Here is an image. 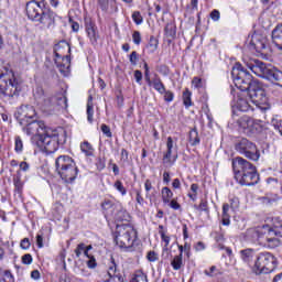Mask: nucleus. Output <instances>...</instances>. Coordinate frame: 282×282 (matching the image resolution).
<instances>
[{
    "label": "nucleus",
    "mask_w": 282,
    "mask_h": 282,
    "mask_svg": "<svg viewBox=\"0 0 282 282\" xmlns=\"http://www.w3.org/2000/svg\"><path fill=\"white\" fill-rule=\"evenodd\" d=\"M21 171H30V164L28 162L23 161L20 163Z\"/></svg>",
    "instance_id": "63"
},
{
    "label": "nucleus",
    "mask_w": 282,
    "mask_h": 282,
    "mask_svg": "<svg viewBox=\"0 0 282 282\" xmlns=\"http://www.w3.org/2000/svg\"><path fill=\"white\" fill-rule=\"evenodd\" d=\"M189 142L192 144V147H197V144H199L200 140H199V133L197 132V129H192L189 131Z\"/></svg>",
    "instance_id": "27"
},
{
    "label": "nucleus",
    "mask_w": 282,
    "mask_h": 282,
    "mask_svg": "<svg viewBox=\"0 0 282 282\" xmlns=\"http://www.w3.org/2000/svg\"><path fill=\"white\" fill-rule=\"evenodd\" d=\"M0 282H14V276H12V273L6 272Z\"/></svg>",
    "instance_id": "48"
},
{
    "label": "nucleus",
    "mask_w": 282,
    "mask_h": 282,
    "mask_svg": "<svg viewBox=\"0 0 282 282\" xmlns=\"http://www.w3.org/2000/svg\"><path fill=\"white\" fill-rule=\"evenodd\" d=\"M130 282H149V279L147 278V273L139 270L135 271Z\"/></svg>",
    "instance_id": "29"
},
{
    "label": "nucleus",
    "mask_w": 282,
    "mask_h": 282,
    "mask_svg": "<svg viewBox=\"0 0 282 282\" xmlns=\"http://www.w3.org/2000/svg\"><path fill=\"white\" fill-rule=\"evenodd\" d=\"M80 149L83 153H85V155L87 156L94 155V148L91 147V143L85 141L80 144Z\"/></svg>",
    "instance_id": "31"
},
{
    "label": "nucleus",
    "mask_w": 282,
    "mask_h": 282,
    "mask_svg": "<svg viewBox=\"0 0 282 282\" xmlns=\"http://www.w3.org/2000/svg\"><path fill=\"white\" fill-rule=\"evenodd\" d=\"M55 167L61 178L67 184H72L78 177V166L69 155H59L55 160Z\"/></svg>",
    "instance_id": "7"
},
{
    "label": "nucleus",
    "mask_w": 282,
    "mask_h": 282,
    "mask_svg": "<svg viewBox=\"0 0 282 282\" xmlns=\"http://www.w3.org/2000/svg\"><path fill=\"white\" fill-rule=\"evenodd\" d=\"M14 151L15 153H23V140L21 137L14 138Z\"/></svg>",
    "instance_id": "34"
},
{
    "label": "nucleus",
    "mask_w": 282,
    "mask_h": 282,
    "mask_svg": "<svg viewBox=\"0 0 282 282\" xmlns=\"http://www.w3.org/2000/svg\"><path fill=\"white\" fill-rule=\"evenodd\" d=\"M192 86L194 89H202V87H204V80L199 77H194L192 79Z\"/></svg>",
    "instance_id": "38"
},
{
    "label": "nucleus",
    "mask_w": 282,
    "mask_h": 282,
    "mask_svg": "<svg viewBox=\"0 0 282 282\" xmlns=\"http://www.w3.org/2000/svg\"><path fill=\"white\" fill-rule=\"evenodd\" d=\"M235 149L240 155H245V158L252 160V162H259V158H261L257 144L246 138L238 140L235 144Z\"/></svg>",
    "instance_id": "11"
},
{
    "label": "nucleus",
    "mask_w": 282,
    "mask_h": 282,
    "mask_svg": "<svg viewBox=\"0 0 282 282\" xmlns=\"http://www.w3.org/2000/svg\"><path fill=\"white\" fill-rule=\"evenodd\" d=\"M237 124L246 135H257L261 131V120L242 116L237 120Z\"/></svg>",
    "instance_id": "12"
},
{
    "label": "nucleus",
    "mask_w": 282,
    "mask_h": 282,
    "mask_svg": "<svg viewBox=\"0 0 282 282\" xmlns=\"http://www.w3.org/2000/svg\"><path fill=\"white\" fill-rule=\"evenodd\" d=\"M39 105H41L43 111H45L46 113H54V111H56V100L54 99V97L46 96Z\"/></svg>",
    "instance_id": "18"
},
{
    "label": "nucleus",
    "mask_w": 282,
    "mask_h": 282,
    "mask_svg": "<svg viewBox=\"0 0 282 282\" xmlns=\"http://www.w3.org/2000/svg\"><path fill=\"white\" fill-rule=\"evenodd\" d=\"M14 118L21 124L22 131L26 135H32V142L35 144L40 138H43L47 129L45 122L36 120V110L32 106H21L15 112Z\"/></svg>",
    "instance_id": "2"
},
{
    "label": "nucleus",
    "mask_w": 282,
    "mask_h": 282,
    "mask_svg": "<svg viewBox=\"0 0 282 282\" xmlns=\"http://www.w3.org/2000/svg\"><path fill=\"white\" fill-rule=\"evenodd\" d=\"M35 144L45 153H56L58 147L65 144V131L48 128Z\"/></svg>",
    "instance_id": "5"
},
{
    "label": "nucleus",
    "mask_w": 282,
    "mask_h": 282,
    "mask_svg": "<svg viewBox=\"0 0 282 282\" xmlns=\"http://www.w3.org/2000/svg\"><path fill=\"white\" fill-rule=\"evenodd\" d=\"M113 188H116V191L121 193L122 196L127 195V188L122 184V181H116L113 184Z\"/></svg>",
    "instance_id": "37"
},
{
    "label": "nucleus",
    "mask_w": 282,
    "mask_h": 282,
    "mask_svg": "<svg viewBox=\"0 0 282 282\" xmlns=\"http://www.w3.org/2000/svg\"><path fill=\"white\" fill-rule=\"evenodd\" d=\"M171 265L173 270H182V268L184 267V260L182 254L175 256L171 261Z\"/></svg>",
    "instance_id": "26"
},
{
    "label": "nucleus",
    "mask_w": 282,
    "mask_h": 282,
    "mask_svg": "<svg viewBox=\"0 0 282 282\" xmlns=\"http://www.w3.org/2000/svg\"><path fill=\"white\" fill-rule=\"evenodd\" d=\"M151 86L161 95H164V91H166V87L162 83V79L160 76L155 75L154 78L151 80Z\"/></svg>",
    "instance_id": "20"
},
{
    "label": "nucleus",
    "mask_w": 282,
    "mask_h": 282,
    "mask_svg": "<svg viewBox=\"0 0 282 282\" xmlns=\"http://www.w3.org/2000/svg\"><path fill=\"white\" fill-rule=\"evenodd\" d=\"M164 32L167 39H171V40L175 39L177 34V31L175 30V24L172 22L167 23L165 25Z\"/></svg>",
    "instance_id": "25"
},
{
    "label": "nucleus",
    "mask_w": 282,
    "mask_h": 282,
    "mask_svg": "<svg viewBox=\"0 0 282 282\" xmlns=\"http://www.w3.org/2000/svg\"><path fill=\"white\" fill-rule=\"evenodd\" d=\"M158 39H155V36H151L149 44H148V50L150 51L151 54H153V52H155V50H158Z\"/></svg>",
    "instance_id": "35"
},
{
    "label": "nucleus",
    "mask_w": 282,
    "mask_h": 282,
    "mask_svg": "<svg viewBox=\"0 0 282 282\" xmlns=\"http://www.w3.org/2000/svg\"><path fill=\"white\" fill-rule=\"evenodd\" d=\"M144 188H145L147 193H149V191H151V188H153L151 180H145Z\"/></svg>",
    "instance_id": "60"
},
{
    "label": "nucleus",
    "mask_w": 282,
    "mask_h": 282,
    "mask_svg": "<svg viewBox=\"0 0 282 282\" xmlns=\"http://www.w3.org/2000/svg\"><path fill=\"white\" fill-rule=\"evenodd\" d=\"M70 51L72 48L69 47V43H67L66 41H62L54 46V54H55L54 61L57 67H61V59L66 61V63H69V57L65 55V52H70Z\"/></svg>",
    "instance_id": "15"
},
{
    "label": "nucleus",
    "mask_w": 282,
    "mask_h": 282,
    "mask_svg": "<svg viewBox=\"0 0 282 282\" xmlns=\"http://www.w3.org/2000/svg\"><path fill=\"white\" fill-rule=\"evenodd\" d=\"M163 182L164 184H169L171 182V174H169V172L163 173Z\"/></svg>",
    "instance_id": "62"
},
{
    "label": "nucleus",
    "mask_w": 282,
    "mask_h": 282,
    "mask_svg": "<svg viewBox=\"0 0 282 282\" xmlns=\"http://www.w3.org/2000/svg\"><path fill=\"white\" fill-rule=\"evenodd\" d=\"M173 188H182V182H180V178H174L172 182Z\"/></svg>",
    "instance_id": "59"
},
{
    "label": "nucleus",
    "mask_w": 282,
    "mask_h": 282,
    "mask_svg": "<svg viewBox=\"0 0 282 282\" xmlns=\"http://www.w3.org/2000/svg\"><path fill=\"white\" fill-rule=\"evenodd\" d=\"M231 94L234 96L231 100V109L232 113H237L238 111H250L254 110L252 108V105H250V100H248V97L243 94H237V91L231 90Z\"/></svg>",
    "instance_id": "13"
},
{
    "label": "nucleus",
    "mask_w": 282,
    "mask_h": 282,
    "mask_svg": "<svg viewBox=\"0 0 282 282\" xmlns=\"http://www.w3.org/2000/svg\"><path fill=\"white\" fill-rule=\"evenodd\" d=\"M276 270V257L271 252H260L252 267L253 274H270Z\"/></svg>",
    "instance_id": "10"
},
{
    "label": "nucleus",
    "mask_w": 282,
    "mask_h": 282,
    "mask_svg": "<svg viewBox=\"0 0 282 282\" xmlns=\"http://www.w3.org/2000/svg\"><path fill=\"white\" fill-rule=\"evenodd\" d=\"M163 94H164L165 102H173V99L175 98V95L173 94V91L165 89Z\"/></svg>",
    "instance_id": "44"
},
{
    "label": "nucleus",
    "mask_w": 282,
    "mask_h": 282,
    "mask_svg": "<svg viewBox=\"0 0 282 282\" xmlns=\"http://www.w3.org/2000/svg\"><path fill=\"white\" fill-rule=\"evenodd\" d=\"M147 259L148 261L155 262L158 261V253H155V251H150L148 252Z\"/></svg>",
    "instance_id": "51"
},
{
    "label": "nucleus",
    "mask_w": 282,
    "mask_h": 282,
    "mask_svg": "<svg viewBox=\"0 0 282 282\" xmlns=\"http://www.w3.org/2000/svg\"><path fill=\"white\" fill-rule=\"evenodd\" d=\"M172 155H173V138L169 137L166 141V152L163 155L164 164H171Z\"/></svg>",
    "instance_id": "19"
},
{
    "label": "nucleus",
    "mask_w": 282,
    "mask_h": 282,
    "mask_svg": "<svg viewBox=\"0 0 282 282\" xmlns=\"http://www.w3.org/2000/svg\"><path fill=\"white\" fill-rule=\"evenodd\" d=\"M86 263L87 268H89L90 270H94L98 267V262H96V258L94 256H90Z\"/></svg>",
    "instance_id": "42"
},
{
    "label": "nucleus",
    "mask_w": 282,
    "mask_h": 282,
    "mask_svg": "<svg viewBox=\"0 0 282 282\" xmlns=\"http://www.w3.org/2000/svg\"><path fill=\"white\" fill-rule=\"evenodd\" d=\"M33 96L37 105L43 102L44 99L47 97V95H45V90L43 89V86H35V88L33 89Z\"/></svg>",
    "instance_id": "21"
},
{
    "label": "nucleus",
    "mask_w": 282,
    "mask_h": 282,
    "mask_svg": "<svg viewBox=\"0 0 282 282\" xmlns=\"http://www.w3.org/2000/svg\"><path fill=\"white\" fill-rule=\"evenodd\" d=\"M167 205H169L170 208H172L173 210H180V208H182V205H180V203H177V199H172V200H170V203H167Z\"/></svg>",
    "instance_id": "49"
},
{
    "label": "nucleus",
    "mask_w": 282,
    "mask_h": 282,
    "mask_svg": "<svg viewBox=\"0 0 282 282\" xmlns=\"http://www.w3.org/2000/svg\"><path fill=\"white\" fill-rule=\"evenodd\" d=\"M30 246H32L30 238H24L20 242V248H22V250H30Z\"/></svg>",
    "instance_id": "45"
},
{
    "label": "nucleus",
    "mask_w": 282,
    "mask_h": 282,
    "mask_svg": "<svg viewBox=\"0 0 282 282\" xmlns=\"http://www.w3.org/2000/svg\"><path fill=\"white\" fill-rule=\"evenodd\" d=\"M31 278L34 279L35 281H37V279H41V273L39 272V270L32 271Z\"/></svg>",
    "instance_id": "61"
},
{
    "label": "nucleus",
    "mask_w": 282,
    "mask_h": 282,
    "mask_svg": "<svg viewBox=\"0 0 282 282\" xmlns=\"http://www.w3.org/2000/svg\"><path fill=\"white\" fill-rule=\"evenodd\" d=\"M162 202L163 204H171V199H173V191L169 187H163L161 191Z\"/></svg>",
    "instance_id": "24"
},
{
    "label": "nucleus",
    "mask_w": 282,
    "mask_h": 282,
    "mask_svg": "<svg viewBox=\"0 0 282 282\" xmlns=\"http://www.w3.org/2000/svg\"><path fill=\"white\" fill-rule=\"evenodd\" d=\"M223 226H230V205L228 203L223 205Z\"/></svg>",
    "instance_id": "23"
},
{
    "label": "nucleus",
    "mask_w": 282,
    "mask_h": 282,
    "mask_svg": "<svg viewBox=\"0 0 282 282\" xmlns=\"http://www.w3.org/2000/svg\"><path fill=\"white\" fill-rule=\"evenodd\" d=\"M104 210H116L112 214V218L117 224H120V221H131V215L127 213V209L122 208L120 205H113L111 200H106L102 203Z\"/></svg>",
    "instance_id": "14"
},
{
    "label": "nucleus",
    "mask_w": 282,
    "mask_h": 282,
    "mask_svg": "<svg viewBox=\"0 0 282 282\" xmlns=\"http://www.w3.org/2000/svg\"><path fill=\"white\" fill-rule=\"evenodd\" d=\"M20 91L21 84L17 80L14 72L7 69L6 73L0 74V94H2V96L13 98V96H19Z\"/></svg>",
    "instance_id": "9"
},
{
    "label": "nucleus",
    "mask_w": 282,
    "mask_h": 282,
    "mask_svg": "<svg viewBox=\"0 0 282 282\" xmlns=\"http://www.w3.org/2000/svg\"><path fill=\"white\" fill-rule=\"evenodd\" d=\"M221 14L219 13V10H213L210 13V19L214 21H219Z\"/></svg>",
    "instance_id": "54"
},
{
    "label": "nucleus",
    "mask_w": 282,
    "mask_h": 282,
    "mask_svg": "<svg viewBox=\"0 0 282 282\" xmlns=\"http://www.w3.org/2000/svg\"><path fill=\"white\" fill-rule=\"evenodd\" d=\"M197 191H199V185L197 184H192L191 185V192L188 193L187 196L189 197V199H192V202H197Z\"/></svg>",
    "instance_id": "33"
},
{
    "label": "nucleus",
    "mask_w": 282,
    "mask_h": 282,
    "mask_svg": "<svg viewBox=\"0 0 282 282\" xmlns=\"http://www.w3.org/2000/svg\"><path fill=\"white\" fill-rule=\"evenodd\" d=\"M159 235L161 236L162 241L165 242V248H167V246L171 243V237L166 236L164 230H160Z\"/></svg>",
    "instance_id": "47"
},
{
    "label": "nucleus",
    "mask_w": 282,
    "mask_h": 282,
    "mask_svg": "<svg viewBox=\"0 0 282 282\" xmlns=\"http://www.w3.org/2000/svg\"><path fill=\"white\" fill-rule=\"evenodd\" d=\"M239 257L241 261L245 262L246 265H248L252 270V268L254 267L252 264L254 263V261H257V251H254V249L252 248L242 249L239 251Z\"/></svg>",
    "instance_id": "17"
},
{
    "label": "nucleus",
    "mask_w": 282,
    "mask_h": 282,
    "mask_svg": "<svg viewBox=\"0 0 282 282\" xmlns=\"http://www.w3.org/2000/svg\"><path fill=\"white\" fill-rule=\"evenodd\" d=\"M132 21H134L137 25H142L143 18L140 11H134L132 13Z\"/></svg>",
    "instance_id": "39"
},
{
    "label": "nucleus",
    "mask_w": 282,
    "mask_h": 282,
    "mask_svg": "<svg viewBox=\"0 0 282 282\" xmlns=\"http://www.w3.org/2000/svg\"><path fill=\"white\" fill-rule=\"evenodd\" d=\"M204 273L206 276H217V274H219V270H217V267L213 265L209 268V271L205 270Z\"/></svg>",
    "instance_id": "43"
},
{
    "label": "nucleus",
    "mask_w": 282,
    "mask_h": 282,
    "mask_svg": "<svg viewBox=\"0 0 282 282\" xmlns=\"http://www.w3.org/2000/svg\"><path fill=\"white\" fill-rule=\"evenodd\" d=\"M247 66L253 74H256V76L267 78V80H271V83H274V85L282 87V72L274 66H268L265 63L259 59L249 62Z\"/></svg>",
    "instance_id": "6"
},
{
    "label": "nucleus",
    "mask_w": 282,
    "mask_h": 282,
    "mask_svg": "<svg viewBox=\"0 0 282 282\" xmlns=\"http://www.w3.org/2000/svg\"><path fill=\"white\" fill-rule=\"evenodd\" d=\"M55 100V107H61L62 109H67V96L65 95L64 91L57 94L54 97Z\"/></svg>",
    "instance_id": "22"
},
{
    "label": "nucleus",
    "mask_w": 282,
    "mask_h": 282,
    "mask_svg": "<svg viewBox=\"0 0 282 282\" xmlns=\"http://www.w3.org/2000/svg\"><path fill=\"white\" fill-rule=\"evenodd\" d=\"M85 30L90 44L98 45V39H100V34L98 33V26H96V22H94L90 18H86Z\"/></svg>",
    "instance_id": "16"
},
{
    "label": "nucleus",
    "mask_w": 282,
    "mask_h": 282,
    "mask_svg": "<svg viewBox=\"0 0 282 282\" xmlns=\"http://www.w3.org/2000/svg\"><path fill=\"white\" fill-rule=\"evenodd\" d=\"M232 169L235 173V180L241 186H254L259 184V174L257 167L250 163V161L237 156L232 159Z\"/></svg>",
    "instance_id": "4"
},
{
    "label": "nucleus",
    "mask_w": 282,
    "mask_h": 282,
    "mask_svg": "<svg viewBox=\"0 0 282 282\" xmlns=\"http://www.w3.org/2000/svg\"><path fill=\"white\" fill-rule=\"evenodd\" d=\"M72 30L73 32H78L80 30V24H78V22H73Z\"/></svg>",
    "instance_id": "64"
},
{
    "label": "nucleus",
    "mask_w": 282,
    "mask_h": 282,
    "mask_svg": "<svg viewBox=\"0 0 282 282\" xmlns=\"http://www.w3.org/2000/svg\"><path fill=\"white\" fill-rule=\"evenodd\" d=\"M132 41L134 45H140V43H142V35L140 34V31H134L132 33Z\"/></svg>",
    "instance_id": "40"
},
{
    "label": "nucleus",
    "mask_w": 282,
    "mask_h": 282,
    "mask_svg": "<svg viewBox=\"0 0 282 282\" xmlns=\"http://www.w3.org/2000/svg\"><path fill=\"white\" fill-rule=\"evenodd\" d=\"M36 246L37 248H43V236L39 235L36 236Z\"/></svg>",
    "instance_id": "58"
},
{
    "label": "nucleus",
    "mask_w": 282,
    "mask_h": 282,
    "mask_svg": "<svg viewBox=\"0 0 282 282\" xmlns=\"http://www.w3.org/2000/svg\"><path fill=\"white\" fill-rule=\"evenodd\" d=\"M26 17L33 23H40L46 30H52L56 26L58 14L52 9L45 7V0H31L26 2Z\"/></svg>",
    "instance_id": "3"
},
{
    "label": "nucleus",
    "mask_w": 282,
    "mask_h": 282,
    "mask_svg": "<svg viewBox=\"0 0 282 282\" xmlns=\"http://www.w3.org/2000/svg\"><path fill=\"white\" fill-rule=\"evenodd\" d=\"M96 166H97L98 171H102V169H105V166H106L105 160L104 159H98L97 163H96Z\"/></svg>",
    "instance_id": "55"
},
{
    "label": "nucleus",
    "mask_w": 282,
    "mask_h": 282,
    "mask_svg": "<svg viewBox=\"0 0 282 282\" xmlns=\"http://www.w3.org/2000/svg\"><path fill=\"white\" fill-rule=\"evenodd\" d=\"M33 259H32V254L30 253H25L22 257V263H24V265H30L32 263Z\"/></svg>",
    "instance_id": "50"
},
{
    "label": "nucleus",
    "mask_w": 282,
    "mask_h": 282,
    "mask_svg": "<svg viewBox=\"0 0 282 282\" xmlns=\"http://www.w3.org/2000/svg\"><path fill=\"white\" fill-rule=\"evenodd\" d=\"M130 63L131 65H138V52L133 51L130 54Z\"/></svg>",
    "instance_id": "52"
},
{
    "label": "nucleus",
    "mask_w": 282,
    "mask_h": 282,
    "mask_svg": "<svg viewBox=\"0 0 282 282\" xmlns=\"http://www.w3.org/2000/svg\"><path fill=\"white\" fill-rule=\"evenodd\" d=\"M231 76L235 86L240 89V91H248L249 100L252 102V105H256L258 109H270L265 89H263V86H261L258 80L252 79V75H250V73L243 68L241 64H235L231 70Z\"/></svg>",
    "instance_id": "1"
},
{
    "label": "nucleus",
    "mask_w": 282,
    "mask_h": 282,
    "mask_svg": "<svg viewBox=\"0 0 282 282\" xmlns=\"http://www.w3.org/2000/svg\"><path fill=\"white\" fill-rule=\"evenodd\" d=\"M251 45H253V48L256 52H263L265 50V43L263 41L258 39V42H254V39L251 41Z\"/></svg>",
    "instance_id": "36"
},
{
    "label": "nucleus",
    "mask_w": 282,
    "mask_h": 282,
    "mask_svg": "<svg viewBox=\"0 0 282 282\" xmlns=\"http://www.w3.org/2000/svg\"><path fill=\"white\" fill-rule=\"evenodd\" d=\"M144 79L148 83L149 87H151V73L150 70H144Z\"/></svg>",
    "instance_id": "57"
},
{
    "label": "nucleus",
    "mask_w": 282,
    "mask_h": 282,
    "mask_svg": "<svg viewBox=\"0 0 282 282\" xmlns=\"http://www.w3.org/2000/svg\"><path fill=\"white\" fill-rule=\"evenodd\" d=\"M194 209L195 210H198L199 213H209V209H208V200H204L202 199L199 205H194Z\"/></svg>",
    "instance_id": "32"
},
{
    "label": "nucleus",
    "mask_w": 282,
    "mask_h": 282,
    "mask_svg": "<svg viewBox=\"0 0 282 282\" xmlns=\"http://www.w3.org/2000/svg\"><path fill=\"white\" fill-rule=\"evenodd\" d=\"M93 98L89 97L88 98V102H87V120L88 122H94V104L91 102Z\"/></svg>",
    "instance_id": "30"
},
{
    "label": "nucleus",
    "mask_w": 282,
    "mask_h": 282,
    "mask_svg": "<svg viewBox=\"0 0 282 282\" xmlns=\"http://www.w3.org/2000/svg\"><path fill=\"white\" fill-rule=\"evenodd\" d=\"M137 203H139L140 206L144 204V197H142V193L140 191H137Z\"/></svg>",
    "instance_id": "56"
},
{
    "label": "nucleus",
    "mask_w": 282,
    "mask_h": 282,
    "mask_svg": "<svg viewBox=\"0 0 282 282\" xmlns=\"http://www.w3.org/2000/svg\"><path fill=\"white\" fill-rule=\"evenodd\" d=\"M137 232L135 229L129 224H117V230L115 232V243L121 250H129L133 248Z\"/></svg>",
    "instance_id": "8"
},
{
    "label": "nucleus",
    "mask_w": 282,
    "mask_h": 282,
    "mask_svg": "<svg viewBox=\"0 0 282 282\" xmlns=\"http://www.w3.org/2000/svg\"><path fill=\"white\" fill-rule=\"evenodd\" d=\"M191 96H193V93H191V90H188V88H186L183 91V105L188 108V107H193V101L191 99Z\"/></svg>",
    "instance_id": "28"
},
{
    "label": "nucleus",
    "mask_w": 282,
    "mask_h": 282,
    "mask_svg": "<svg viewBox=\"0 0 282 282\" xmlns=\"http://www.w3.org/2000/svg\"><path fill=\"white\" fill-rule=\"evenodd\" d=\"M134 78L138 85H142V72L141 70H134Z\"/></svg>",
    "instance_id": "53"
},
{
    "label": "nucleus",
    "mask_w": 282,
    "mask_h": 282,
    "mask_svg": "<svg viewBox=\"0 0 282 282\" xmlns=\"http://www.w3.org/2000/svg\"><path fill=\"white\" fill-rule=\"evenodd\" d=\"M85 248H86L85 242H80L79 245H77V247L75 249V254H76L77 259H80V256L83 254Z\"/></svg>",
    "instance_id": "41"
},
{
    "label": "nucleus",
    "mask_w": 282,
    "mask_h": 282,
    "mask_svg": "<svg viewBox=\"0 0 282 282\" xmlns=\"http://www.w3.org/2000/svg\"><path fill=\"white\" fill-rule=\"evenodd\" d=\"M101 131L106 138H111L112 133H111V128H109V126L102 123Z\"/></svg>",
    "instance_id": "46"
}]
</instances>
